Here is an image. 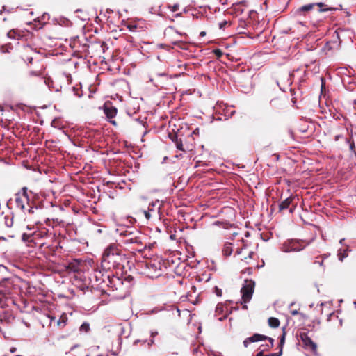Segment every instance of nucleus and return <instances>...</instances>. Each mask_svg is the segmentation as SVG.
<instances>
[{"mask_svg": "<svg viewBox=\"0 0 356 356\" xmlns=\"http://www.w3.org/2000/svg\"><path fill=\"white\" fill-rule=\"evenodd\" d=\"M227 23H228V22H227V21H226V20H225V21H223V22H220V23L219 24V27H220V29H223V28H224V27L227 24Z\"/></svg>", "mask_w": 356, "mask_h": 356, "instance_id": "aec40b11", "label": "nucleus"}, {"mask_svg": "<svg viewBox=\"0 0 356 356\" xmlns=\"http://www.w3.org/2000/svg\"><path fill=\"white\" fill-rule=\"evenodd\" d=\"M145 217L149 219L151 216V212L149 211H145L144 212Z\"/></svg>", "mask_w": 356, "mask_h": 356, "instance_id": "412c9836", "label": "nucleus"}, {"mask_svg": "<svg viewBox=\"0 0 356 356\" xmlns=\"http://www.w3.org/2000/svg\"><path fill=\"white\" fill-rule=\"evenodd\" d=\"M250 343H251V342H250V341L248 340V338L245 339L243 341V344L245 347H247Z\"/></svg>", "mask_w": 356, "mask_h": 356, "instance_id": "393cba45", "label": "nucleus"}, {"mask_svg": "<svg viewBox=\"0 0 356 356\" xmlns=\"http://www.w3.org/2000/svg\"><path fill=\"white\" fill-rule=\"evenodd\" d=\"M252 254V252L250 253V257H251V255Z\"/></svg>", "mask_w": 356, "mask_h": 356, "instance_id": "58836bf2", "label": "nucleus"}, {"mask_svg": "<svg viewBox=\"0 0 356 356\" xmlns=\"http://www.w3.org/2000/svg\"><path fill=\"white\" fill-rule=\"evenodd\" d=\"M5 223L8 227H10L13 225V218L6 216H5Z\"/></svg>", "mask_w": 356, "mask_h": 356, "instance_id": "2eb2a0df", "label": "nucleus"}, {"mask_svg": "<svg viewBox=\"0 0 356 356\" xmlns=\"http://www.w3.org/2000/svg\"><path fill=\"white\" fill-rule=\"evenodd\" d=\"M141 343L143 344H145L146 343V341H141V340H136L134 343L135 346H136L138 343Z\"/></svg>", "mask_w": 356, "mask_h": 356, "instance_id": "4be33fe9", "label": "nucleus"}, {"mask_svg": "<svg viewBox=\"0 0 356 356\" xmlns=\"http://www.w3.org/2000/svg\"><path fill=\"white\" fill-rule=\"evenodd\" d=\"M284 337H283L281 341V343H283Z\"/></svg>", "mask_w": 356, "mask_h": 356, "instance_id": "4c0bfd02", "label": "nucleus"}, {"mask_svg": "<svg viewBox=\"0 0 356 356\" xmlns=\"http://www.w3.org/2000/svg\"><path fill=\"white\" fill-rule=\"evenodd\" d=\"M66 319H67V318L65 316H63L61 317V318L60 319V321L58 322V323L60 324L61 323V321H62V323H65Z\"/></svg>", "mask_w": 356, "mask_h": 356, "instance_id": "b1692460", "label": "nucleus"}, {"mask_svg": "<svg viewBox=\"0 0 356 356\" xmlns=\"http://www.w3.org/2000/svg\"><path fill=\"white\" fill-rule=\"evenodd\" d=\"M200 35L203 37L205 35V32L204 31H202L200 33Z\"/></svg>", "mask_w": 356, "mask_h": 356, "instance_id": "2f4dec72", "label": "nucleus"}, {"mask_svg": "<svg viewBox=\"0 0 356 356\" xmlns=\"http://www.w3.org/2000/svg\"><path fill=\"white\" fill-rule=\"evenodd\" d=\"M338 257H339V260L343 261V258L347 257V254L346 252H344V253L339 252Z\"/></svg>", "mask_w": 356, "mask_h": 356, "instance_id": "f3484780", "label": "nucleus"}, {"mask_svg": "<svg viewBox=\"0 0 356 356\" xmlns=\"http://www.w3.org/2000/svg\"><path fill=\"white\" fill-rule=\"evenodd\" d=\"M29 238H30V235L26 234H23V235H22L23 241H29Z\"/></svg>", "mask_w": 356, "mask_h": 356, "instance_id": "6ab92c4d", "label": "nucleus"}, {"mask_svg": "<svg viewBox=\"0 0 356 356\" xmlns=\"http://www.w3.org/2000/svg\"><path fill=\"white\" fill-rule=\"evenodd\" d=\"M228 307L227 306L223 305V304H218L216 307V316L220 314H224V316H220L218 318L219 321H222L224 318H226L227 314L228 313Z\"/></svg>", "mask_w": 356, "mask_h": 356, "instance_id": "39448f33", "label": "nucleus"}, {"mask_svg": "<svg viewBox=\"0 0 356 356\" xmlns=\"http://www.w3.org/2000/svg\"><path fill=\"white\" fill-rule=\"evenodd\" d=\"M104 113L108 118H113L117 113V109L111 106H105Z\"/></svg>", "mask_w": 356, "mask_h": 356, "instance_id": "6e6552de", "label": "nucleus"}, {"mask_svg": "<svg viewBox=\"0 0 356 356\" xmlns=\"http://www.w3.org/2000/svg\"><path fill=\"white\" fill-rule=\"evenodd\" d=\"M281 355V351L279 353H273L269 355H264L262 352H259L257 354V356H280Z\"/></svg>", "mask_w": 356, "mask_h": 356, "instance_id": "dca6fc26", "label": "nucleus"}, {"mask_svg": "<svg viewBox=\"0 0 356 356\" xmlns=\"http://www.w3.org/2000/svg\"><path fill=\"white\" fill-rule=\"evenodd\" d=\"M111 122L113 124H114V125H115V124H116V122H115V121H114V120H111Z\"/></svg>", "mask_w": 356, "mask_h": 356, "instance_id": "c9c22d12", "label": "nucleus"}, {"mask_svg": "<svg viewBox=\"0 0 356 356\" xmlns=\"http://www.w3.org/2000/svg\"><path fill=\"white\" fill-rule=\"evenodd\" d=\"M177 148L179 149H182V145L181 144H177Z\"/></svg>", "mask_w": 356, "mask_h": 356, "instance_id": "7c9ffc66", "label": "nucleus"}, {"mask_svg": "<svg viewBox=\"0 0 356 356\" xmlns=\"http://www.w3.org/2000/svg\"><path fill=\"white\" fill-rule=\"evenodd\" d=\"M314 6H316V4H314V3L303 6L298 10V13H301L302 12L311 10L314 8Z\"/></svg>", "mask_w": 356, "mask_h": 356, "instance_id": "ddd939ff", "label": "nucleus"}, {"mask_svg": "<svg viewBox=\"0 0 356 356\" xmlns=\"http://www.w3.org/2000/svg\"><path fill=\"white\" fill-rule=\"evenodd\" d=\"M15 350H16V348H11V349H10V351H11L12 353L15 352Z\"/></svg>", "mask_w": 356, "mask_h": 356, "instance_id": "f704fd0d", "label": "nucleus"}, {"mask_svg": "<svg viewBox=\"0 0 356 356\" xmlns=\"http://www.w3.org/2000/svg\"><path fill=\"white\" fill-rule=\"evenodd\" d=\"M308 245L307 243L298 240H288L285 241L282 246V250L284 252L292 251H300Z\"/></svg>", "mask_w": 356, "mask_h": 356, "instance_id": "f03ea898", "label": "nucleus"}, {"mask_svg": "<svg viewBox=\"0 0 356 356\" xmlns=\"http://www.w3.org/2000/svg\"><path fill=\"white\" fill-rule=\"evenodd\" d=\"M297 313H298V312H297V311H293V312H291V314H292L293 315H296Z\"/></svg>", "mask_w": 356, "mask_h": 356, "instance_id": "72a5a7b5", "label": "nucleus"}, {"mask_svg": "<svg viewBox=\"0 0 356 356\" xmlns=\"http://www.w3.org/2000/svg\"><path fill=\"white\" fill-rule=\"evenodd\" d=\"M179 6L178 5H174L171 7L172 11L175 12L178 10Z\"/></svg>", "mask_w": 356, "mask_h": 356, "instance_id": "5701e85b", "label": "nucleus"}, {"mask_svg": "<svg viewBox=\"0 0 356 356\" xmlns=\"http://www.w3.org/2000/svg\"><path fill=\"white\" fill-rule=\"evenodd\" d=\"M5 282H6V280H4V281H2V282H2L1 287L3 286V284Z\"/></svg>", "mask_w": 356, "mask_h": 356, "instance_id": "e433bc0d", "label": "nucleus"}, {"mask_svg": "<svg viewBox=\"0 0 356 356\" xmlns=\"http://www.w3.org/2000/svg\"><path fill=\"white\" fill-rule=\"evenodd\" d=\"M266 339H268L269 340V341L271 343V346H273V339L272 338H268L264 335L255 334L253 336L248 337V340L250 341V342H252V343L261 341V340Z\"/></svg>", "mask_w": 356, "mask_h": 356, "instance_id": "0eeeda50", "label": "nucleus"}, {"mask_svg": "<svg viewBox=\"0 0 356 356\" xmlns=\"http://www.w3.org/2000/svg\"><path fill=\"white\" fill-rule=\"evenodd\" d=\"M216 54H217L218 56L221 55V52L220 50H216L215 51Z\"/></svg>", "mask_w": 356, "mask_h": 356, "instance_id": "c85d7f7f", "label": "nucleus"}, {"mask_svg": "<svg viewBox=\"0 0 356 356\" xmlns=\"http://www.w3.org/2000/svg\"><path fill=\"white\" fill-rule=\"evenodd\" d=\"M1 285H2V282H0V294L3 293L4 295V293H5V290H3V289H1Z\"/></svg>", "mask_w": 356, "mask_h": 356, "instance_id": "bb28decb", "label": "nucleus"}, {"mask_svg": "<svg viewBox=\"0 0 356 356\" xmlns=\"http://www.w3.org/2000/svg\"><path fill=\"white\" fill-rule=\"evenodd\" d=\"M157 334H158V332H157L156 331H152V332H151V337H152V338H154V337H156Z\"/></svg>", "mask_w": 356, "mask_h": 356, "instance_id": "a878e982", "label": "nucleus"}, {"mask_svg": "<svg viewBox=\"0 0 356 356\" xmlns=\"http://www.w3.org/2000/svg\"><path fill=\"white\" fill-rule=\"evenodd\" d=\"M15 35H16V31L13 30V31H10L8 33V36L9 38H15Z\"/></svg>", "mask_w": 356, "mask_h": 356, "instance_id": "a211bd4d", "label": "nucleus"}, {"mask_svg": "<svg viewBox=\"0 0 356 356\" xmlns=\"http://www.w3.org/2000/svg\"><path fill=\"white\" fill-rule=\"evenodd\" d=\"M159 204V201H156L154 202L151 203L148 207V211H149L150 212H153L155 210H156L157 212H159L160 209V205Z\"/></svg>", "mask_w": 356, "mask_h": 356, "instance_id": "f8f14e48", "label": "nucleus"}, {"mask_svg": "<svg viewBox=\"0 0 356 356\" xmlns=\"http://www.w3.org/2000/svg\"><path fill=\"white\" fill-rule=\"evenodd\" d=\"M147 267L148 268H149L150 267L154 268V264H147Z\"/></svg>", "mask_w": 356, "mask_h": 356, "instance_id": "c756f323", "label": "nucleus"}, {"mask_svg": "<svg viewBox=\"0 0 356 356\" xmlns=\"http://www.w3.org/2000/svg\"><path fill=\"white\" fill-rule=\"evenodd\" d=\"M254 283L252 281H245V284L242 287L241 292L242 293V299L244 303L248 302L252 298L254 291Z\"/></svg>", "mask_w": 356, "mask_h": 356, "instance_id": "7ed1b4c3", "label": "nucleus"}, {"mask_svg": "<svg viewBox=\"0 0 356 356\" xmlns=\"http://www.w3.org/2000/svg\"><path fill=\"white\" fill-rule=\"evenodd\" d=\"M316 5H317L318 6H319L321 8V9H320L321 12L332 10L331 8L327 7L326 5H325L323 3H316Z\"/></svg>", "mask_w": 356, "mask_h": 356, "instance_id": "4468645a", "label": "nucleus"}, {"mask_svg": "<svg viewBox=\"0 0 356 356\" xmlns=\"http://www.w3.org/2000/svg\"><path fill=\"white\" fill-rule=\"evenodd\" d=\"M120 260L118 250L114 246H110L104 252L102 262L111 265L110 267L117 266Z\"/></svg>", "mask_w": 356, "mask_h": 356, "instance_id": "f257e3e1", "label": "nucleus"}, {"mask_svg": "<svg viewBox=\"0 0 356 356\" xmlns=\"http://www.w3.org/2000/svg\"><path fill=\"white\" fill-rule=\"evenodd\" d=\"M268 325L271 327L276 328L280 325V321L274 317H271L268 319Z\"/></svg>", "mask_w": 356, "mask_h": 356, "instance_id": "9b49d317", "label": "nucleus"}, {"mask_svg": "<svg viewBox=\"0 0 356 356\" xmlns=\"http://www.w3.org/2000/svg\"><path fill=\"white\" fill-rule=\"evenodd\" d=\"M266 339H268L269 340V341L271 343V346H273V339L272 338H268L264 335L255 334L253 336L248 337V340L250 341V342H252V343L261 341V340Z\"/></svg>", "mask_w": 356, "mask_h": 356, "instance_id": "423d86ee", "label": "nucleus"}, {"mask_svg": "<svg viewBox=\"0 0 356 356\" xmlns=\"http://www.w3.org/2000/svg\"><path fill=\"white\" fill-rule=\"evenodd\" d=\"M300 339L305 349L312 351L314 354L316 353V344L313 342V341L306 333L301 334Z\"/></svg>", "mask_w": 356, "mask_h": 356, "instance_id": "20e7f679", "label": "nucleus"}, {"mask_svg": "<svg viewBox=\"0 0 356 356\" xmlns=\"http://www.w3.org/2000/svg\"><path fill=\"white\" fill-rule=\"evenodd\" d=\"M152 344H154V340L151 339L149 341H148V346L150 347Z\"/></svg>", "mask_w": 356, "mask_h": 356, "instance_id": "cd10ccee", "label": "nucleus"}, {"mask_svg": "<svg viewBox=\"0 0 356 356\" xmlns=\"http://www.w3.org/2000/svg\"><path fill=\"white\" fill-rule=\"evenodd\" d=\"M222 252L225 256H229L232 252V245L231 243H227L224 245Z\"/></svg>", "mask_w": 356, "mask_h": 356, "instance_id": "9d476101", "label": "nucleus"}, {"mask_svg": "<svg viewBox=\"0 0 356 356\" xmlns=\"http://www.w3.org/2000/svg\"><path fill=\"white\" fill-rule=\"evenodd\" d=\"M216 291H217V295L218 296H220L221 295V292L219 291V290L218 289H216Z\"/></svg>", "mask_w": 356, "mask_h": 356, "instance_id": "473e14b6", "label": "nucleus"}, {"mask_svg": "<svg viewBox=\"0 0 356 356\" xmlns=\"http://www.w3.org/2000/svg\"><path fill=\"white\" fill-rule=\"evenodd\" d=\"M293 199V197H289L283 202H282V203L280 204V209L282 210L287 209L292 202Z\"/></svg>", "mask_w": 356, "mask_h": 356, "instance_id": "1a4fd4ad", "label": "nucleus"}]
</instances>
